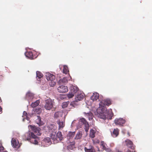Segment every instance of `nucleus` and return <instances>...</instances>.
<instances>
[{
	"mask_svg": "<svg viewBox=\"0 0 152 152\" xmlns=\"http://www.w3.org/2000/svg\"><path fill=\"white\" fill-rule=\"evenodd\" d=\"M11 142L13 148H18L20 147V144L17 139L12 138Z\"/></svg>",
	"mask_w": 152,
	"mask_h": 152,
	"instance_id": "obj_9",
	"label": "nucleus"
},
{
	"mask_svg": "<svg viewBox=\"0 0 152 152\" xmlns=\"http://www.w3.org/2000/svg\"><path fill=\"white\" fill-rule=\"evenodd\" d=\"M37 118L36 120V123L39 126L43 125L44 123L41 121V118L39 116H37Z\"/></svg>",
	"mask_w": 152,
	"mask_h": 152,
	"instance_id": "obj_26",
	"label": "nucleus"
},
{
	"mask_svg": "<svg viewBox=\"0 0 152 152\" xmlns=\"http://www.w3.org/2000/svg\"><path fill=\"white\" fill-rule=\"evenodd\" d=\"M67 143L68 144L67 146V148L68 150H73L75 148V142L73 140H67Z\"/></svg>",
	"mask_w": 152,
	"mask_h": 152,
	"instance_id": "obj_11",
	"label": "nucleus"
},
{
	"mask_svg": "<svg viewBox=\"0 0 152 152\" xmlns=\"http://www.w3.org/2000/svg\"><path fill=\"white\" fill-rule=\"evenodd\" d=\"M127 134H128V135L129 136H130V134L129 133V132H128V133H127Z\"/></svg>",
	"mask_w": 152,
	"mask_h": 152,
	"instance_id": "obj_45",
	"label": "nucleus"
},
{
	"mask_svg": "<svg viewBox=\"0 0 152 152\" xmlns=\"http://www.w3.org/2000/svg\"><path fill=\"white\" fill-rule=\"evenodd\" d=\"M99 140H98L97 141V143H99Z\"/></svg>",
	"mask_w": 152,
	"mask_h": 152,
	"instance_id": "obj_47",
	"label": "nucleus"
},
{
	"mask_svg": "<svg viewBox=\"0 0 152 152\" xmlns=\"http://www.w3.org/2000/svg\"><path fill=\"white\" fill-rule=\"evenodd\" d=\"M39 103V100H37L36 102H33L31 106V107L33 108L35 107L38 106Z\"/></svg>",
	"mask_w": 152,
	"mask_h": 152,
	"instance_id": "obj_32",
	"label": "nucleus"
},
{
	"mask_svg": "<svg viewBox=\"0 0 152 152\" xmlns=\"http://www.w3.org/2000/svg\"><path fill=\"white\" fill-rule=\"evenodd\" d=\"M107 108L103 109L102 107H99V109H98V111L99 112L98 115V117L104 120H106V116L104 114V111H107Z\"/></svg>",
	"mask_w": 152,
	"mask_h": 152,
	"instance_id": "obj_4",
	"label": "nucleus"
},
{
	"mask_svg": "<svg viewBox=\"0 0 152 152\" xmlns=\"http://www.w3.org/2000/svg\"><path fill=\"white\" fill-rule=\"evenodd\" d=\"M63 115V113L61 112H56L54 115V117L56 118H59V119H62L63 118L62 117V115Z\"/></svg>",
	"mask_w": 152,
	"mask_h": 152,
	"instance_id": "obj_18",
	"label": "nucleus"
},
{
	"mask_svg": "<svg viewBox=\"0 0 152 152\" xmlns=\"http://www.w3.org/2000/svg\"><path fill=\"white\" fill-rule=\"evenodd\" d=\"M23 115H25L26 116V117L27 115V113L26 112L24 111L23 112Z\"/></svg>",
	"mask_w": 152,
	"mask_h": 152,
	"instance_id": "obj_41",
	"label": "nucleus"
},
{
	"mask_svg": "<svg viewBox=\"0 0 152 152\" xmlns=\"http://www.w3.org/2000/svg\"><path fill=\"white\" fill-rule=\"evenodd\" d=\"M111 104V101L110 99H104L102 100L99 103V107H102L104 109V108H106L105 107V105L109 106Z\"/></svg>",
	"mask_w": 152,
	"mask_h": 152,
	"instance_id": "obj_3",
	"label": "nucleus"
},
{
	"mask_svg": "<svg viewBox=\"0 0 152 152\" xmlns=\"http://www.w3.org/2000/svg\"><path fill=\"white\" fill-rule=\"evenodd\" d=\"M84 113L85 114L86 117L88 118L89 120L91 121L93 119V115L92 113L90 112L88 113Z\"/></svg>",
	"mask_w": 152,
	"mask_h": 152,
	"instance_id": "obj_23",
	"label": "nucleus"
},
{
	"mask_svg": "<svg viewBox=\"0 0 152 152\" xmlns=\"http://www.w3.org/2000/svg\"><path fill=\"white\" fill-rule=\"evenodd\" d=\"M125 122V120L122 118H116L114 121V122L116 125H118L120 126H123Z\"/></svg>",
	"mask_w": 152,
	"mask_h": 152,
	"instance_id": "obj_8",
	"label": "nucleus"
},
{
	"mask_svg": "<svg viewBox=\"0 0 152 152\" xmlns=\"http://www.w3.org/2000/svg\"><path fill=\"white\" fill-rule=\"evenodd\" d=\"M45 108L47 110H50L53 107V103L50 99H47L45 101Z\"/></svg>",
	"mask_w": 152,
	"mask_h": 152,
	"instance_id": "obj_5",
	"label": "nucleus"
},
{
	"mask_svg": "<svg viewBox=\"0 0 152 152\" xmlns=\"http://www.w3.org/2000/svg\"><path fill=\"white\" fill-rule=\"evenodd\" d=\"M45 76L47 80L49 81V83L50 86H53L56 85V82L54 81L55 80V75L49 72H47L45 74Z\"/></svg>",
	"mask_w": 152,
	"mask_h": 152,
	"instance_id": "obj_2",
	"label": "nucleus"
},
{
	"mask_svg": "<svg viewBox=\"0 0 152 152\" xmlns=\"http://www.w3.org/2000/svg\"><path fill=\"white\" fill-rule=\"evenodd\" d=\"M68 79L66 77H64L62 79H60L58 81V83L59 84H65L68 82Z\"/></svg>",
	"mask_w": 152,
	"mask_h": 152,
	"instance_id": "obj_21",
	"label": "nucleus"
},
{
	"mask_svg": "<svg viewBox=\"0 0 152 152\" xmlns=\"http://www.w3.org/2000/svg\"><path fill=\"white\" fill-rule=\"evenodd\" d=\"M27 140H29L32 143L37 144L38 143V138H27Z\"/></svg>",
	"mask_w": 152,
	"mask_h": 152,
	"instance_id": "obj_25",
	"label": "nucleus"
},
{
	"mask_svg": "<svg viewBox=\"0 0 152 152\" xmlns=\"http://www.w3.org/2000/svg\"><path fill=\"white\" fill-rule=\"evenodd\" d=\"M2 110V109L1 107L0 106V112Z\"/></svg>",
	"mask_w": 152,
	"mask_h": 152,
	"instance_id": "obj_44",
	"label": "nucleus"
},
{
	"mask_svg": "<svg viewBox=\"0 0 152 152\" xmlns=\"http://www.w3.org/2000/svg\"><path fill=\"white\" fill-rule=\"evenodd\" d=\"M69 103V102H63L62 104V107L63 108H65L66 107L68 104Z\"/></svg>",
	"mask_w": 152,
	"mask_h": 152,
	"instance_id": "obj_35",
	"label": "nucleus"
},
{
	"mask_svg": "<svg viewBox=\"0 0 152 152\" xmlns=\"http://www.w3.org/2000/svg\"><path fill=\"white\" fill-rule=\"evenodd\" d=\"M84 97V94L80 93L77 94L75 97V101L78 102L83 99Z\"/></svg>",
	"mask_w": 152,
	"mask_h": 152,
	"instance_id": "obj_16",
	"label": "nucleus"
},
{
	"mask_svg": "<svg viewBox=\"0 0 152 152\" xmlns=\"http://www.w3.org/2000/svg\"><path fill=\"white\" fill-rule=\"evenodd\" d=\"M126 145L128 148L133 149L134 148V147L133 145V143L129 139H127L125 141Z\"/></svg>",
	"mask_w": 152,
	"mask_h": 152,
	"instance_id": "obj_14",
	"label": "nucleus"
},
{
	"mask_svg": "<svg viewBox=\"0 0 152 152\" xmlns=\"http://www.w3.org/2000/svg\"><path fill=\"white\" fill-rule=\"evenodd\" d=\"M25 136H28L29 138H38L35 135L33 132H31L30 133L29 132H27L25 134Z\"/></svg>",
	"mask_w": 152,
	"mask_h": 152,
	"instance_id": "obj_24",
	"label": "nucleus"
},
{
	"mask_svg": "<svg viewBox=\"0 0 152 152\" xmlns=\"http://www.w3.org/2000/svg\"><path fill=\"white\" fill-rule=\"evenodd\" d=\"M69 71L66 66H64L63 69V73L65 74H67Z\"/></svg>",
	"mask_w": 152,
	"mask_h": 152,
	"instance_id": "obj_38",
	"label": "nucleus"
},
{
	"mask_svg": "<svg viewBox=\"0 0 152 152\" xmlns=\"http://www.w3.org/2000/svg\"><path fill=\"white\" fill-rule=\"evenodd\" d=\"M56 134V132H54L51 133L50 136L54 143H58L59 141L62 140L63 138L61 132H58Z\"/></svg>",
	"mask_w": 152,
	"mask_h": 152,
	"instance_id": "obj_1",
	"label": "nucleus"
},
{
	"mask_svg": "<svg viewBox=\"0 0 152 152\" xmlns=\"http://www.w3.org/2000/svg\"><path fill=\"white\" fill-rule=\"evenodd\" d=\"M29 127L37 135H40L41 134V130L40 128L36 127L35 126L31 125H29Z\"/></svg>",
	"mask_w": 152,
	"mask_h": 152,
	"instance_id": "obj_6",
	"label": "nucleus"
},
{
	"mask_svg": "<svg viewBox=\"0 0 152 152\" xmlns=\"http://www.w3.org/2000/svg\"><path fill=\"white\" fill-rule=\"evenodd\" d=\"M36 75H37V79H40L43 76L42 73L40 72L39 71H37L36 72Z\"/></svg>",
	"mask_w": 152,
	"mask_h": 152,
	"instance_id": "obj_33",
	"label": "nucleus"
},
{
	"mask_svg": "<svg viewBox=\"0 0 152 152\" xmlns=\"http://www.w3.org/2000/svg\"><path fill=\"white\" fill-rule=\"evenodd\" d=\"M34 112L35 114H39L41 112V109L40 108L35 109Z\"/></svg>",
	"mask_w": 152,
	"mask_h": 152,
	"instance_id": "obj_37",
	"label": "nucleus"
},
{
	"mask_svg": "<svg viewBox=\"0 0 152 152\" xmlns=\"http://www.w3.org/2000/svg\"><path fill=\"white\" fill-rule=\"evenodd\" d=\"M105 143L103 141H101V142L100 145L102 149L103 150H105L106 149V146L105 145Z\"/></svg>",
	"mask_w": 152,
	"mask_h": 152,
	"instance_id": "obj_36",
	"label": "nucleus"
},
{
	"mask_svg": "<svg viewBox=\"0 0 152 152\" xmlns=\"http://www.w3.org/2000/svg\"><path fill=\"white\" fill-rule=\"evenodd\" d=\"M1 145H2V144L1 143H0V146H1Z\"/></svg>",
	"mask_w": 152,
	"mask_h": 152,
	"instance_id": "obj_48",
	"label": "nucleus"
},
{
	"mask_svg": "<svg viewBox=\"0 0 152 152\" xmlns=\"http://www.w3.org/2000/svg\"><path fill=\"white\" fill-rule=\"evenodd\" d=\"M4 147L2 145L0 146V152H2L4 150Z\"/></svg>",
	"mask_w": 152,
	"mask_h": 152,
	"instance_id": "obj_40",
	"label": "nucleus"
},
{
	"mask_svg": "<svg viewBox=\"0 0 152 152\" xmlns=\"http://www.w3.org/2000/svg\"><path fill=\"white\" fill-rule=\"evenodd\" d=\"M57 123L58 125V129H63L65 126V120L64 118L59 119L57 121Z\"/></svg>",
	"mask_w": 152,
	"mask_h": 152,
	"instance_id": "obj_13",
	"label": "nucleus"
},
{
	"mask_svg": "<svg viewBox=\"0 0 152 152\" xmlns=\"http://www.w3.org/2000/svg\"><path fill=\"white\" fill-rule=\"evenodd\" d=\"M119 130L118 129H115L112 134L113 137H116L118 136L119 134Z\"/></svg>",
	"mask_w": 152,
	"mask_h": 152,
	"instance_id": "obj_27",
	"label": "nucleus"
},
{
	"mask_svg": "<svg viewBox=\"0 0 152 152\" xmlns=\"http://www.w3.org/2000/svg\"><path fill=\"white\" fill-rule=\"evenodd\" d=\"M82 137V134L80 132H79L76 134L74 139L76 140L80 139Z\"/></svg>",
	"mask_w": 152,
	"mask_h": 152,
	"instance_id": "obj_34",
	"label": "nucleus"
},
{
	"mask_svg": "<svg viewBox=\"0 0 152 152\" xmlns=\"http://www.w3.org/2000/svg\"><path fill=\"white\" fill-rule=\"evenodd\" d=\"M25 55L26 57L30 58L32 59L33 57V53L31 51L27 52L25 53Z\"/></svg>",
	"mask_w": 152,
	"mask_h": 152,
	"instance_id": "obj_28",
	"label": "nucleus"
},
{
	"mask_svg": "<svg viewBox=\"0 0 152 152\" xmlns=\"http://www.w3.org/2000/svg\"><path fill=\"white\" fill-rule=\"evenodd\" d=\"M75 132H69L68 133V134L67 135V139H68L67 140H73V138L75 136Z\"/></svg>",
	"mask_w": 152,
	"mask_h": 152,
	"instance_id": "obj_17",
	"label": "nucleus"
},
{
	"mask_svg": "<svg viewBox=\"0 0 152 152\" xmlns=\"http://www.w3.org/2000/svg\"><path fill=\"white\" fill-rule=\"evenodd\" d=\"M3 152H7V151H4Z\"/></svg>",
	"mask_w": 152,
	"mask_h": 152,
	"instance_id": "obj_49",
	"label": "nucleus"
},
{
	"mask_svg": "<svg viewBox=\"0 0 152 152\" xmlns=\"http://www.w3.org/2000/svg\"><path fill=\"white\" fill-rule=\"evenodd\" d=\"M124 147L123 148L122 151H120V150L118 149H116L115 150V152H131V151L127 149H124Z\"/></svg>",
	"mask_w": 152,
	"mask_h": 152,
	"instance_id": "obj_31",
	"label": "nucleus"
},
{
	"mask_svg": "<svg viewBox=\"0 0 152 152\" xmlns=\"http://www.w3.org/2000/svg\"><path fill=\"white\" fill-rule=\"evenodd\" d=\"M57 89L58 92L61 93H65L68 91L67 87L65 86H60Z\"/></svg>",
	"mask_w": 152,
	"mask_h": 152,
	"instance_id": "obj_10",
	"label": "nucleus"
},
{
	"mask_svg": "<svg viewBox=\"0 0 152 152\" xmlns=\"http://www.w3.org/2000/svg\"><path fill=\"white\" fill-rule=\"evenodd\" d=\"M3 75L0 73V79H2L3 76Z\"/></svg>",
	"mask_w": 152,
	"mask_h": 152,
	"instance_id": "obj_42",
	"label": "nucleus"
},
{
	"mask_svg": "<svg viewBox=\"0 0 152 152\" xmlns=\"http://www.w3.org/2000/svg\"><path fill=\"white\" fill-rule=\"evenodd\" d=\"M96 133V131L94 130L93 129H91L89 134L90 137L92 138H94L95 137Z\"/></svg>",
	"mask_w": 152,
	"mask_h": 152,
	"instance_id": "obj_29",
	"label": "nucleus"
},
{
	"mask_svg": "<svg viewBox=\"0 0 152 152\" xmlns=\"http://www.w3.org/2000/svg\"><path fill=\"white\" fill-rule=\"evenodd\" d=\"M79 88L77 86H73L71 87L70 91L74 94H75L77 93H78V92H79Z\"/></svg>",
	"mask_w": 152,
	"mask_h": 152,
	"instance_id": "obj_20",
	"label": "nucleus"
},
{
	"mask_svg": "<svg viewBox=\"0 0 152 152\" xmlns=\"http://www.w3.org/2000/svg\"><path fill=\"white\" fill-rule=\"evenodd\" d=\"M34 96V94L29 91L28 92L26 95V98L29 100L33 99Z\"/></svg>",
	"mask_w": 152,
	"mask_h": 152,
	"instance_id": "obj_22",
	"label": "nucleus"
},
{
	"mask_svg": "<svg viewBox=\"0 0 152 152\" xmlns=\"http://www.w3.org/2000/svg\"><path fill=\"white\" fill-rule=\"evenodd\" d=\"M49 132H50L53 133L54 132H56L55 130L56 129V126L54 124H50L48 127Z\"/></svg>",
	"mask_w": 152,
	"mask_h": 152,
	"instance_id": "obj_15",
	"label": "nucleus"
},
{
	"mask_svg": "<svg viewBox=\"0 0 152 152\" xmlns=\"http://www.w3.org/2000/svg\"><path fill=\"white\" fill-rule=\"evenodd\" d=\"M80 121L81 124L84 125L85 127L84 129L85 131L86 132H88L89 129V125L88 122L86 121V119L84 118H80Z\"/></svg>",
	"mask_w": 152,
	"mask_h": 152,
	"instance_id": "obj_7",
	"label": "nucleus"
},
{
	"mask_svg": "<svg viewBox=\"0 0 152 152\" xmlns=\"http://www.w3.org/2000/svg\"><path fill=\"white\" fill-rule=\"evenodd\" d=\"M84 150L86 152H96L94 147L90 144L89 145H86L84 148Z\"/></svg>",
	"mask_w": 152,
	"mask_h": 152,
	"instance_id": "obj_12",
	"label": "nucleus"
},
{
	"mask_svg": "<svg viewBox=\"0 0 152 152\" xmlns=\"http://www.w3.org/2000/svg\"><path fill=\"white\" fill-rule=\"evenodd\" d=\"M1 102V97H0V102Z\"/></svg>",
	"mask_w": 152,
	"mask_h": 152,
	"instance_id": "obj_46",
	"label": "nucleus"
},
{
	"mask_svg": "<svg viewBox=\"0 0 152 152\" xmlns=\"http://www.w3.org/2000/svg\"><path fill=\"white\" fill-rule=\"evenodd\" d=\"M43 142H45V143H48L49 145H50L52 143L50 138L48 137H47L44 139Z\"/></svg>",
	"mask_w": 152,
	"mask_h": 152,
	"instance_id": "obj_30",
	"label": "nucleus"
},
{
	"mask_svg": "<svg viewBox=\"0 0 152 152\" xmlns=\"http://www.w3.org/2000/svg\"><path fill=\"white\" fill-rule=\"evenodd\" d=\"M99 97V94L96 92H95L93 93V95L91 97V99L93 101H94L96 100Z\"/></svg>",
	"mask_w": 152,
	"mask_h": 152,
	"instance_id": "obj_19",
	"label": "nucleus"
},
{
	"mask_svg": "<svg viewBox=\"0 0 152 152\" xmlns=\"http://www.w3.org/2000/svg\"><path fill=\"white\" fill-rule=\"evenodd\" d=\"M67 96L69 98H72L74 95V94L70 91L69 94H67Z\"/></svg>",
	"mask_w": 152,
	"mask_h": 152,
	"instance_id": "obj_39",
	"label": "nucleus"
},
{
	"mask_svg": "<svg viewBox=\"0 0 152 152\" xmlns=\"http://www.w3.org/2000/svg\"><path fill=\"white\" fill-rule=\"evenodd\" d=\"M96 148H97V149L98 151H100V150H99V147H96Z\"/></svg>",
	"mask_w": 152,
	"mask_h": 152,
	"instance_id": "obj_43",
	"label": "nucleus"
}]
</instances>
